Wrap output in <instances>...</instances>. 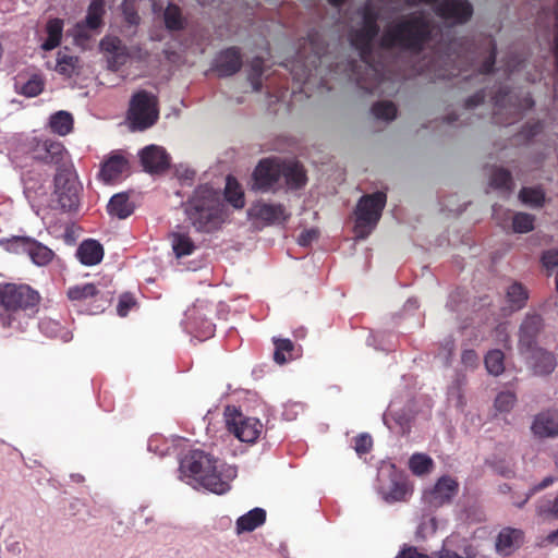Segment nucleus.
I'll list each match as a JSON object with an SVG mask.
<instances>
[{
    "mask_svg": "<svg viewBox=\"0 0 558 558\" xmlns=\"http://www.w3.org/2000/svg\"><path fill=\"white\" fill-rule=\"evenodd\" d=\"M506 298L510 308L518 311L525 306L529 299V293L522 283L513 282L508 287Z\"/></svg>",
    "mask_w": 558,
    "mask_h": 558,
    "instance_id": "34",
    "label": "nucleus"
},
{
    "mask_svg": "<svg viewBox=\"0 0 558 558\" xmlns=\"http://www.w3.org/2000/svg\"><path fill=\"white\" fill-rule=\"evenodd\" d=\"M290 190H299L307 182L306 170L298 160L281 159V179Z\"/></svg>",
    "mask_w": 558,
    "mask_h": 558,
    "instance_id": "26",
    "label": "nucleus"
},
{
    "mask_svg": "<svg viewBox=\"0 0 558 558\" xmlns=\"http://www.w3.org/2000/svg\"><path fill=\"white\" fill-rule=\"evenodd\" d=\"M532 433L538 438H554L558 436V410L547 409L535 415Z\"/></svg>",
    "mask_w": 558,
    "mask_h": 558,
    "instance_id": "22",
    "label": "nucleus"
},
{
    "mask_svg": "<svg viewBox=\"0 0 558 558\" xmlns=\"http://www.w3.org/2000/svg\"><path fill=\"white\" fill-rule=\"evenodd\" d=\"M27 255L35 265L46 266L53 259L54 252L33 238Z\"/></svg>",
    "mask_w": 558,
    "mask_h": 558,
    "instance_id": "31",
    "label": "nucleus"
},
{
    "mask_svg": "<svg viewBox=\"0 0 558 558\" xmlns=\"http://www.w3.org/2000/svg\"><path fill=\"white\" fill-rule=\"evenodd\" d=\"M47 38L41 45L43 50L50 51L57 48L62 38L63 21L60 19L49 20L46 26Z\"/></svg>",
    "mask_w": 558,
    "mask_h": 558,
    "instance_id": "32",
    "label": "nucleus"
},
{
    "mask_svg": "<svg viewBox=\"0 0 558 558\" xmlns=\"http://www.w3.org/2000/svg\"><path fill=\"white\" fill-rule=\"evenodd\" d=\"M542 263L547 269L558 266V250H548L543 253Z\"/></svg>",
    "mask_w": 558,
    "mask_h": 558,
    "instance_id": "59",
    "label": "nucleus"
},
{
    "mask_svg": "<svg viewBox=\"0 0 558 558\" xmlns=\"http://www.w3.org/2000/svg\"><path fill=\"white\" fill-rule=\"evenodd\" d=\"M172 248L177 257L191 255L196 246L190 235L185 233H174L172 235Z\"/></svg>",
    "mask_w": 558,
    "mask_h": 558,
    "instance_id": "41",
    "label": "nucleus"
},
{
    "mask_svg": "<svg viewBox=\"0 0 558 558\" xmlns=\"http://www.w3.org/2000/svg\"><path fill=\"white\" fill-rule=\"evenodd\" d=\"M535 217L526 213H517L512 217V229L515 233H527L534 229Z\"/></svg>",
    "mask_w": 558,
    "mask_h": 558,
    "instance_id": "49",
    "label": "nucleus"
},
{
    "mask_svg": "<svg viewBox=\"0 0 558 558\" xmlns=\"http://www.w3.org/2000/svg\"><path fill=\"white\" fill-rule=\"evenodd\" d=\"M373 447V439L368 434H360L354 438V450L359 456L366 454Z\"/></svg>",
    "mask_w": 558,
    "mask_h": 558,
    "instance_id": "54",
    "label": "nucleus"
},
{
    "mask_svg": "<svg viewBox=\"0 0 558 558\" xmlns=\"http://www.w3.org/2000/svg\"><path fill=\"white\" fill-rule=\"evenodd\" d=\"M543 328V318L538 314H527L523 319L519 330L518 348L521 354L526 350L533 349L537 337Z\"/></svg>",
    "mask_w": 558,
    "mask_h": 558,
    "instance_id": "20",
    "label": "nucleus"
},
{
    "mask_svg": "<svg viewBox=\"0 0 558 558\" xmlns=\"http://www.w3.org/2000/svg\"><path fill=\"white\" fill-rule=\"evenodd\" d=\"M396 558H432L430 556L417 550L416 547H407L402 549Z\"/></svg>",
    "mask_w": 558,
    "mask_h": 558,
    "instance_id": "60",
    "label": "nucleus"
},
{
    "mask_svg": "<svg viewBox=\"0 0 558 558\" xmlns=\"http://www.w3.org/2000/svg\"><path fill=\"white\" fill-rule=\"evenodd\" d=\"M39 307L2 308L0 312V324L3 328L16 333H24L28 330Z\"/></svg>",
    "mask_w": 558,
    "mask_h": 558,
    "instance_id": "16",
    "label": "nucleus"
},
{
    "mask_svg": "<svg viewBox=\"0 0 558 558\" xmlns=\"http://www.w3.org/2000/svg\"><path fill=\"white\" fill-rule=\"evenodd\" d=\"M487 372L493 376H499L505 371V354L501 350L494 349L487 352L484 359Z\"/></svg>",
    "mask_w": 558,
    "mask_h": 558,
    "instance_id": "40",
    "label": "nucleus"
},
{
    "mask_svg": "<svg viewBox=\"0 0 558 558\" xmlns=\"http://www.w3.org/2000/svg\"><path fill=\"white\" fill-rule=\"evenodd\" d=\"M536 514L546 520H558V495L555 499L541 498L536 504Z\"/></svg>",
    "mask_w": 558,
    "mask_h": 558,
    "instance_id": "46",
    "label": "nucleus"
},
{
    "mask_svg": "<svg viewBox=\"0 0 558 558\" xmlns=\"http://www.w3.org/2000/svg\"><path fill=\"white\" fill-rule=\"evenodd\" d=\"M488 48H489V54L482 63V65L480 68V74H489L494 71L497 48H496V44L493 39H490L488 41Z\"/></svg>",
    "mask_w": 558,
    "mask_h": 558,
    "instance_id": "53",
    "label": "nucleus"
},
{
    "mask_svg": "<svg viewBox=\"0 0 558 558\" xmlns=\"http://www.w3.org/2000/svg\"><path fill=\"white\" fill-rule=\"evenodd\" d=\"M134 305V301L129 296H123L120 299L118 304V314L120 316H126L130 308Z\"/></svg>",
    "mask_w": 558,
    "mask_h": 558,
    "instance_id": "62",
    "label": "nucleus"
},
{
    "mask_svg": "<svg viewBox=\"0 0 558 558\" xmlns=\"http://www.w3.org/2000/svg\"><path fill=\"white\" fill-rule=\"evenodd\" d=\"M165 26L170 32H179L185 28L186 21L182 10L174 3H169L163 11Z\"/></svg>",
    "mask_w": 558,
    "mask_h": 558,
    "instance_id": "33",
    "label": "nucleus"
},
{
    "mask_svg": "<svg viewBox=\"0 0 558 558\" xmlns=\"http://www.w3.org/2000/svg\"><path fill=\"white\" fill-rule=\"evenodd\" d=\"M524 355H526V363L529 368L532 371L535 376H548L557 367V357L555 353L535 345L531 350H526Z\"/></svg>",
    "mask_w": 558,
    "mask_h": 558,
    "instance_id": "17",
    "label": "nucleus"
},
{
    "mask_svg": "<svg viewBox=\"0 0 558 558\" xmlns=\"http://www.w3.org/2000/svg\"><path fill=\"white\" fill-rule=\"evenodd\" d=\"M486 94L484 90H478L474 95L470 96L465 100V108L466 109H473L477 107L478 105L483 104L485 100Z\"/></svg>",
    "mask_w": 558,
    "mask_h": 558,
    "instance_id": "61",
    "label": "nucleus"
},
{
    "mask_svg": "<svg viewBox=\"0 0 558 558\" xmlns=\"http://www.w3.org/2000/svg\"><path fill=\"white\" fill-rule=\"evenodd\" d=\"M556 481L555 477L553 476H546L541 483L534 485L533 487L530 488L529 493L526 494V497L525 499L518 505V507H523L527 500L536 493L547 488L548 486H550L554 482Z\"/></svg>",
    "mask_w": 558,
    "mask_h": 558,
    "instance_id": "57",
    "label": "nucleus"
},
{
    "mask_svg": "<svg viewBox=\"0 0 558 558\" xmlns=\"http://www.w3.org/2000/svg\"><path fill=\"white\" fill-rule=\"evenodd\" d=\"M386 202L387 195L381 191L364 195L360 198L355 209V231L359 236L365 238L378 223Z\"/></svg>",
    "mask_w": 558,
    "mask_h": 558,
    "instance_id": "7",
    "label": "nucleus"
},
{
    "mask_svg": "<svg viewBox=\"0 0 558 558\" xmlns=\"http://www.w3.org/2000/svg\"><path fill=\"white\" fill-rule=\"evenodd\" d=\"M543 130V123L541 121L527 122L520 132V135L526 141H531Z\"/></svg>",
    "mask_w": 558,
    "mask_h": 558,
    "instance_id": "56",
    "label": "nucleus"
},
{
    "mask_svg": "<svg viewBox=\"0 0 558 558\" xmlns=\"http://www.w3.org/2000/svg\"><path fill=\"white\" fill-rule=\"evenodd\" d=\"M180 471L192 477L205 489L222 495L230 490L236 477V468L220 462L201 449L191 450L180 462Z\"/></svg>",
    "mask_w": 558,
    "mask_h": 558,
    "instance_id": "2",
    "label": "nucleus"
},
{
    "mask_svg": "<svg viewBox=\"0 0 558 558\" xmlns=\"http://www.w3.org/2000/svg\"><path fill=\"white\" fill-rule=\"evenodd\" d=\"M247 78L255 92H259L263 86L262 76L264 74V59L262 57H254L250 64Z\"/></svg>",
    "mask_w": 558,
    "mask_h": 558,
    "instance_id": "45",
    "label": "nucleus"
},
{
    "mask_svg": "<svg viewBox=\"0 0 558 558\" xmlns=\"http://www.w3.org/2000/svg\"><path fill=\"white\" fill-rule=\"evenodd\" d=\"M434 12L447 24L459 26L471 21L474 7L469 0H440L436 3Z\"/></svg>",
    "mask_w": 558,
    "mask_h": 558,
    "instance_id": "13",
    "label": "nucleus"
},
{
    "mask_svg": "<svg viewBox=\"0 0 558 558\" xmlns=\"http://www.w3.org/2000/svg\"><path fill=\"white\" fill-rule=\"evenodd\" d=\"M397 107L392 101H377L372 106V113L375 118L385 121H392L397 117Z\"/></svg>",
    "mask_w": 558,
    "mask_h": 558,
    "instance_id": "48",
    "label": "nucleus"
},
{
    "mask_svg": "<svg viewBox=\"0 0 558 558\" xmlns=\"http://www.w3.org/2000/svg\"><path fill=\"white\" fill-rule=\"evenodd\" d=\"M105 14V1L92 0L88 5L87 14L85 17V25L89 29H97L102 24V16Z\"/></svg>",
    "mask_w": 558,
    "mask_h": 558,
    "instance_id": "39",
    "label": "nucleus"
},
{
    "mask_svg": "<svg viewBox=\"0 0 558 558\" xmlns=\"http://www.w3.org/2000/svg\"><path fill=\"white\" fill-rule=\"evenodd\" d=\"M317 238V231L314 229L303 231L299 236V244L302 246L308 245Z\"/></svg>",
    "mask_w": 558,
    "mask_h": 558,
    "instance_id": "63",
    "label": "nucleus"
},
{
    "mask_svg": "<svg viewBox=\"0 0 558 558\" xmlns=\"http://www.w3.org/2000/svg\"><path fill=\"white\" fill-rule=\"evenodd\" d=\"M134 203L131 202L126 192L114 194L107 205L109 216L118 219H126L134 213Z\"/></svg>",
    "mask_w": 558,
    "mask_h": 558,
    "instance_id": "27",
    "label": "nucleus"
},
{
    "mask_svg": "<svg viewBox=\"0 0 558 558\" xmlns=\"http://www.w3.org/2000/svg\"><path fill=\"white\" fill-rule=\"evenodd\" d=\"M489 185L496 190L510 192L513 187L511 172L502 167H494L489 178Z\"/></svg>",
    "mask_w": 558,
    "mask_h": 558,
    "instance_id": "37",
    "label": "nucleus"
},
{
    "mask_svg": "<svg viewBox=\"0 0 558 558\" xmlns=\"http://www.w3.org/2000/svg\"><path fill=\"white\" fill-rule=\"evenodd\" d=\"M274 360L276 363L281 365L294 359L295 347L290 339H274Z\"/></svg>",
    "mask_w": 558,
    "mask_h": 558,
    "instance_id": "38",
    "label": "nucleus"
},
{
    "mask_svg": "<svg viewBox=\"0 0 558 558\" xmlns=\"http://www.w3.org/2000/svg\"><path fill=\"white\" fill-rule=\"evenodd\" d=\"M227 427L239 440L254 442L260 435L263 424L255 417L244 416L235 408H227Z\"/></svg>",
    "mask_w": 558,
    "mask_h": 558,
    "instance_id": "10",
    "label": "nucleus"
},
{
    "mask_svg": "<svg viewBox=\"0 0 558 558\" xmlns=\"http://www.w3.org/2000/svg\"><path fill=\"white\" fill-rule=\"evenodd\" d=\"M493 120L496 124L509 125L531 110L535 102L530 93L500 88L493 97Z\"/></svg>",
    "mask_w": 558,
    "mask_h": 558,
    "instance_id": "4",
    "label": "nucleus"
},
{
    "mask_svg": "<svg viewBox=\"0 0 558 558\" xmlns=\"http://www.w3.org/2000/svg\"><path fill=\"white\" fill-rule=\"evenodd\" d=\"M100 48L111 57L108 60L110 68L117 70L125 64L130 54L128 48L117 36H106L100 40Z\"/></svg>",
    "mask_w": 558,
    "mask_h": 558,
    "instance_id": "25",
    "label": "nucleus"
},
{
    "mask_svg": "<svg viewBox=\"0 0 558 558\" xmlns=\"http://www.w3.org/2000/svg\"><path fill=\"white\" fill-rule=\"evenodd\" d=\"M280 180L281 159L277 157L262 159L253 171V187L260 192L276 191Z\"/></svg>",
    "mask_w": 558,
    "mask_h": 558,
    "instance_id": "12",
    "label": "nucleus"
},
{
    "mask_svg": "<svg viewBox=\"0 0 558 558\" xmlns=\"http://www.w3.org/2000/svg\"><path fill=\"white\" fill-rule=\"evenodd\" d=\"M307 39H308V43H310L315 56L319 59L324 51V47L318 43V35L317 34H308Z\"/></svg>",
    "mask_w": 558,
    "mask_h": 558,
    "instance_id": "64",
    "label": "nucleus"
},
{
    "mask_svg": "<svg viewBox=\"0 0 558 558\" xmlns=\"http://www.w3.org/2000/svg\"><path fill=\"white\" fill-rule=\"evenodd\" d=\"M458 482L448 475H444L436 482L433 488L424 493L423 499L430 508H439L449 504L458 494Z\"/></svg>",
    "mask_w": 558,
    "mask_h": 558,
    "instance_id": "15",
    "label": "nucleus"
},
{
    "mask_svg": "<svg viewBox=\"0 0 558 558\" xmlns=\"http://www.w3.org/2000/svg\"><path fill=\"white\" fill-rule=\"evenodd\" d=\"M141 163L148 173H160L170 167V157L167 151L157 145H149L140 153Z\"/></svg>",
    "mask_w": 558,
    "mask_h": 558,
    "instance_id": "21",
    "label": "nucleus"
},
{
    "mask_svg": "<svg viewBox=\"0 0 558 558\" xmlns=\"http://www.w3.org/2000/svg\"><path fill=\"white\" fill-rule=\"evenodd\" d=\"M432 33L428 16L423 11H414L391 22L379 38V46L420 54L430 41Z\"/></svg>",
    "mask_w": 558,
    "mask_h": 558,
    "instance_id": "1",
    "label": "nucleus"
},
{
    "mask_svg": "<svg viewBox=\"0 0 558 558\" xmlns=\"http://www.w3.org/2000/svg\"><path fill=\"white\" fill-rule=\"evenodd\" d=\"M39 293L28 284H0V307L21 308L39 307Z\"/></svg>",
    "mask_w": 558,
    "mask_h": 558,
    "instance_id": "8",
    "label": "nucleus"
},
{
    "mask_svg": "<svg viewBox=\"0 0 558 558\" xmlns=\"http://www.w3.org/2000/svg\"><path fill=\"white\" fill-rule=\"evenodd\" d=\"M45 88V80L40 74H33L27 82H25L20 88H17V93L32 98L40 95Z\"/></svg>",
    "mask_w": 558,
    "mask_h": 558,
    "instance_id": "44",
    "label": "nucleus"
},
{
    "mask_svg": "<svg viewBox=\"0 0 558 558\" xmlns=\"http://www.w3.org/2000/svg\"><path fill=\"white\" fill-rule=\"evenodd\" d=\"M73 117L70 112L60 110L49 119V128L52 133L65 136L73 130Z\"/></svg>",
    "mask_w": 558,
    "mask_h": 558,
    "instance_id": "30",
    "label": "nucleus"
},
{
    "mask_svg": "<svg viewBox=\"0 0 558 558\" xmlns=\"http://www.w3.org/2000/svg\"><path fill=\"white\" fill-rule=\"evenodd\" d=\"M76 255L83 265L94 266L101 262L104 247L96 240H85L80 244Z\"/></svg>",
    "mask_w": 558,
    "mask_h": 558,
    "instance_id": "28",
    "label": "nucleus"
},
{
    "mask_svg": "<svg viewBox=\"0 0 558 558\" xmlns=\"http://www.w3.org/2000/svg\"><path fill=\"white\" fill-rule=\"evenodd\" d=\"M242 53L239 47L232 46L219 51L214 60L213 70L219 77H229L242 68Z\"/></svg>",
    "mask_w": 558,
    "mask_h": 558,
    "instance_id": "18",
    "label": "nucleus"
},
{
    "mask_svg": "<svg viewBox=\"0 0 558 558\" xmlns=\"http://www.w3.org/2000/svg\"><path fill=\"white\" fill-rule=\"evenodd\" d=\"M551 51L554 56L555 61V70L557 73V78L554 85V95L555 98L558 100V0L555 4V23H554V32H553V46Z\"/></svg>",
    "mask_w": 558,
    "mask_h": 558,
    "instance_id": "51",
    "label": "nucleus"
},
{
    "mask_svg": "<svg viewBox=\"0 0 558 558\" xmlns=\"http://www.w3.org/2000/svg\"><path fill=\"white\" fill-rule=\"evenodd\" d=\"M266 521V511L262 508H254L236 520L235 530L238 534L252 532Z\"/></svg>",
    "mask_w": 558,
    "mask_h": 558,
    "instance_id": "29",
    "label": "nucleus"
},
{
    "mask_svg": "<svg viewBox=\"0 0 558 558\" xmlns=\"http://www.w3.org/2000/svg\"><path fill=\"white\" fill-rule=\"evenodd\" d=\"M54 194L64 211L77 208L80 203L78 185L70 168H60L54 175Z\"/></svg>",
    "mask_w": 558,
    "mask_h": 558,
    "instance_id": "11",
    "label": "nucleus"
},
{
    "mask_svg": "<svg viewBox=\"0 0 558 558\" xmlns=\"http://www.w3.org/2000/svg\"><path fill=\"white\" fill-rule=\"evenodd\" d=\"M76 62V57L59 53L57 58L56 71L70 77L74 73Z\"/></svg>",
    "mask_w": 558,
    "mask_h": 558,
    "instance_id": "52",
    "label": "nucleus"
},
{
    "mask_svg": "<svg viewBox=\"0 0 558 558\" xmlns=\"http://www.w3.org/2000/svg\"><path fill=\"white\" fill-rule=\"evenodd\" d=\"M433 466L432 458L424 453H414L409 460V469L417 476L428 474Z\"/></svg>",
    "mask_w": 558,
    "mask_h": 558,
    "instance_id": "43",
    "label": "nucleus"
},
{
    "mask_svg": "<svg viewBox=\"0 0 558 558\" xmlns=\"http://www.w3.org/2000/svg\"><path fill=\"white\" fill-rule=\"evenodd\" d=\"M517 402V396L512 391H501L495 398L494 407L500 413L510 412Z\"/></svg>",
    "mask_w": 558,
    "mask_h": 558,
    "instance_id": "50",
    "label": "nucleus"
},
{
    "mask_svg": "<svg viewBox=\"0 0 558 558\" xmlns=\"http://www.w3.org/2000/svg\"><path fill=\"white\" fill-rule=\"evenodd\" d=\"M379 482V492L388 502L404 501L411 494L405 475L395 464L381 469Z\"/></svg>",
    "mask_w": 558,
    "mask_h": 558,
    "instance_id": "9",
    "label": "nucleus"
},
{
    "mask_svg": "<svg viewBox=\"0 0 558 558\" xmlns=\"http://www.w3.org/2000/svg\"><path fill=\"white\" fill-rule=\"evenodd\" d=\"M250 215L267 225L282 223L290 217L282 204L256 203L251 209Z\"/></svg>",
    "mask_w": 558,
    "mask_h": 558,
    "instance_id": "24",
    "label": "nucleus"
},
{
    "mask_svg": "<svg viewBox=\"0 0 558 558\" xmlns=\"http://www.w3.org/2000/svg\"><path fill=\"white\" fill-rule=\"evenodd\" d=\"M159 118L158 99L147 90L136 92L128 110V119L133 130L144 131L153 126Z\"/></svg>",
    "mask_w": 558,
    "mask_h": 558,
    "instance_id": "6",
    "label": "nucleus"
},
{
    "mask_svg": "<svg viewBox=\"0 0 558 558\" xmlns=\"http://www.w3.org/2000/svg\"><path fill=\"white\" fill-rule=\"evenodd\" d=\"M362 25L350 34L351 45L359 51L362 61L377 75V71L369 64L373 52V43L378 36L380 27L378 25L379 13L369 3H365L361 9Z\"/></svg>",
    "mask_w": 558,
    "mask_h": 558,
    "instance_id": "5",
    "label": "nucleus"
},
{
    "mask_svg": "<svg viewBox=\"0 0 558 558\" xmlns=\"http://www.w3.org/2000/svg\"><path fill=\"white\" fill-rule=\"evenodd\" d=\"M31 154L35 160L56 165L58 169L66 167V150L61 142L34 137L31 141Z\"/></svg>",
    "mask_w": 558,
    "mask_h": 558,
    "instance_id": "14",
    "label": "nucleus"
},
{
    "mask_svg": "<svg viewBox=\"0 0 558 558\" xmlns=\"http://www.w3.org/2000/svg\"><path fill=\"white\" fill-rule=\"evenodd\" d=\"M66 294L71 301L86 302L93 300V307L89 310L90 314L104 312L108 303V299L105 298L104 293L94 283L71 287Z\"/></svg>",
    "mask_w": 558,
    "mask_h": 558,
    "instance_id": "19",
    "label": "nucleus"
},
{
    "mask_svg": "<svg viewBox=\"0 0 558 558\" xmlns=\"http://www.w3.org/2000/svg\"><path fill=\"white\" fill-rule=\"evenodd\" d=\"M521 536L522 532L520 530L510 527L501 530L496 541L497 550L506 555L510 554L514 544Z\"/></svg>",
    "mask_w": 558,
    "mask_h": 558,
    "instance_id": "35",
    "label": "nucleus"
},
{
    "mask_svg": "<svg viewBox=\"0 0 558 558\" xmlns=\"http://www.w3.org/2000/svg\"><path fill=\"white\" fill-rule=\"evenodd\" d=\"M478 355L475 350L468 349L461 354V362L465 367L475 368L478 365Z\"/></svg>",
    "mask_w": 558,
    "mask_h": 558,
    "instance_id": "58",
    "label": "nucleus"
},
{
    "mask_svg": "<svg viewBox=\"0 0 558 558\" xmlns=\"http://www.w3.org/2000/svg\"><path fill=\"white\" fill-rule=\"evenodd\" d=\"M32 239L33 238L31 236H12L1 239L0 245L9 253L27 255Z\"/></svg>",
    "mask_w": 558,
    "mask_h": 558,
    "instance_id": "42",
    "label": "nucleus"
},
{
    "mask_svg": "<svg viewBox=\"0 0 558 558\" xmlns=\"http://www.w3.org/2000/svg\"><path fill=\"white\" fill-rule=\"evenodd\" d=\"M225 197L236 209H241L245 205L244 193L240 184L230 175L227 178Z\"/></svg>",
    "mask_w": 558,
    "mask_h": 558,
    "instance_id": "36",
    "label": "nucleus"
},
{
    "mask_svg": "<svg viewBox=\"0 0 558 558\" xmlns=\"http://www.w3.org/2000/svg\"><path fill=\"white\" fill-rule=\"evenodd\" d=\"M122 13H123L124 20L128 24H130V25H138L140 24L141 17H140L134 4L129 2L128 0H125L122 3Z\"/></svg>",
    "mask_w": 558,
    "mask_h": 558,
    "instance_id": "55",
    "label": "nucleus"
},
{
    "mask_svg": "<svg viewBox=\"0 0 558 558\" xmlns=\"http://www.w3.org/2000/svg\"><path fill=\"white\" fill-rule=\"evenodd\" d=\"M184 214L196 232L206 234L219 231L228 218L219 193L207 184L194 190L184 203Z\"/></svg>",
    "mask_w": 558,
    "mask_h": 558,
    "instance_id": "3",
    "label": "nucleus"
},
{
    "mask_svg": "<svg viewBox=\"0 0 558 558\" xmlns=\"http://www.w3.org/2000/svg\"><path fill=\"white\" fill-rule=\"evenodd\" d=\"M519 197L524 204L542 207L545 203V193L539 187H522Z\"/></svg>",
    "mask_w": 558,
    "mask_h": 558,
    "instance_id": "47",
    "label": "nucleus"
},
{
    "mask_svg": "<svg viewBox=\"0 0 558 558\" xmlns=\"http://www.w3.org/2000/svg\"><path fill=\"white\" fill-rule=\"evenodd\" d=\"M130 170L126 157L120 151H113L101 165L99 175L105 182H114Z\"/></svg>",
    "mask_w": 558,
    "mask_h": 558,
    "instance_id": "23",
    "label": "nucleus"
}]
</instances>
